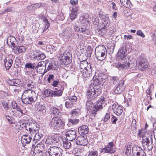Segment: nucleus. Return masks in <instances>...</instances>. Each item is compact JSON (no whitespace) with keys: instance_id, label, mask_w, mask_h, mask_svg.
<instances>
[{"instance_id":"obj_1","label":"nucleus","mask_w":156,"mask_h":156,"mask_svg":"<svg viewBox=\"0 0 156 156\" xmlns=\"http://www.w3.org/2000/svg\"><path fill=\"white\" fill-rule=\"evenodd\" d=\"M93 78V83L90 85L87 91L88 97L91 99L96 98L99 96L101 92V88L99 85H102L107 76L103 74H100L98 76Z\"/></svg>"},{"instance_id":"obj_2","label":"nucleus","mask_w":156,"mask_h":156,"mask_svg":"<svg viewBox=\"0 0 156 156\" xmlns=\"http://www.w3.org/2000/svg\"><path fill=\"white\" fill-rule=\"evenodd\" d=\"M126 50L123 47H121L118 50L117 54V59L122 61L123 64L118 63L116 66L119 69H131L134 68L137 65V61L135 59H132L129 62V57L126 55Z\"/></svg>"},{"instance_id":"obj_3","label":"nucleus","mask_w":156,"mask_h":156,"mask_svg":"<svg viewBox=\"0 0 156 156\" xmlns=\"http://www.w3.org/2000/svg\"><path fill=\"white\" fill-rule=\"evenodd\" d=\"M14 127L18 131L19 130L25 129L27 132L32 134L34 133L36 130L39 129V125L36 122H29L24 124L22 122H18L16 123Z\"/></svg>"},{"instance_id":"obj_4","label":"nucleus","mask_w":156,"mask_h":156,"mask_svg":"<svg viewBox=\"0 0 156 156\" xmlns=\"http://www.w3.org/2000/svg\"><path fill=\"white\" fill-rule=\"evenodd\" d=\"M80 70L83 77L89 79L92 77V68L90 63L85 60L81 61L80 65Z\"/></svg>"},{"instance_id":"obj_5","label":"nucleus","mask_w":156,"mask_h":156,"mask_svg":"<svg viewBox=\"0 0 156 156\" xmlns=\"http://www.w3.org/2000/svg\"><path fill=\"white\" fill-rule=\"evenodd\" d=\"M106 49L104 47L100 46L97 47L95 52L96 58L100 61L104 60L106 56Z\"/></svg>"},{"instance_id":"obj_6","label":"nucleus","mask_w":156,"mask_h":156,"mask_svg":"<svg viewBox=\"0 0 156 156\" xmlns=\"http://www.w3.org/2000/svg\"><path fill=\"white\" fill-rule=\"evenodd\" d=\"M107 98L104 96L101 97L99 100L97 101L96 104L94 105V111H93L92 113V115L95 117V115L96 114V112L99 110L102 109L103 107H104L105 105L106 101H107Z\"/></svg>"},{"instance_id":"obj_7","label":"nucleus","mask_w":156,"mask_h":156,"mask_svg":"<svg viewBox=\"0 0 156 156\" xmlns=\"http://www.w3.org/2000/svg\"><path fill=\"white\" fill-rule=\"evenodd\" d=\"M50 125L53 128L58 130L63 128L65 124L60 118L54 117L51 122Z\"/></svg>"},{"instance_id":"obj_8","label":"nucleus","mask_w":156,"mask_h":156,"mask_svg":"<svg viewBox=\"0 0 156 156\" xmlns=\"http://www.w3.org/2000/svg\"><path fill=\"white\" fill-rule=\"evenodd\" d=\"M47 151L49 156H62L63 150L59 147L50 146Z\"/></svg>"},{"instance_id":"obj_9","label":"nucleus","mask_w":156,"mask_h":156,"mask_svg":"<svg viewBox=\"0 0 156 156\" xmlns=\"http://www.w3.org/2000/svg\"><path fill=\"white\" fill-rule=\"evenodd\" d=\"M38 130H36L34 133L30 134V132H26L27 133V134L23 135L21 139V142L23 144V146H25L27 144H29L31 141L33 135L36 133V132Z\"/></svg>"},{"instance_id":"obj_10","label":"nucleus","mask_w":156,"mask_h":156,"mask_svg":"<svg viewBox=\"0 0 156 156\" xmlns=\"http://www.w3.org/2000/svg\"><path fill=\"white\" fill-rule=\"evenodd\" d=\"M115 148V145L113 142H111L108 144L107 146L102 149V152L105 153L113 154L116 151Z\"/></svg>"},{"instance_id":"obj_11","label":"nucleus","mask_w":156,"mask_h":156,"mask_svg":"<svg viewBox=\"0 0 156 156\" xmlns=\"http://www.w3.org/2000/svg\"><path fill=\"white\" fill-rule=\"evenodd\" d=\"M87 98L89 99L90 100H87L86 103V105L87 107V109H90L91 111V113L90 115V119L89 120V121H90L91 120H94V116L92 115V113H93V111H94V105H93V102L91 101V100H94V99H91L90 98H89L88 96L87 95Z\"/></svg>"},{"instance_id":"obj_12","label":"nucleus","mask_w":156,"mask_h":156,"mask_svg":"<svg viewBox=\"0 0 156 156\" xmlns=\"http://www.w3.org/2000/svg\"><path fill=\"white\" fill-rule=\"evenodd\" d=\"M33 59L35 60H43L46 57L45 54L39 49L33 51Z\"/></svg>"},{"instance_id":"obj_13","label":"nucleus","mask_w":156,"mask_h":156,"mask_svg":"<svg viewBox=\"0 0 156 156\" xmlns=\"http://www.w3.org/2000/svg\"><path fill=\"white\" fill-rule=\"evenodd\" d=\"M35 69L40 73H46V63L44 61H41L38 63L36 66Z\"/></svg>"},{"instance_id":"obj_14","label":"nucleus","mask_w":156,"mask_h":156,"mask_svg":"<svg viewBox=\"0 0 156 156\" xmlns=\"http://www.w3.org/2000/svg\"><path fill=\"white\" fill-rule=\"evenodd\" d=\"M76 144L80 145L85 146L88 144L86 136H79L76 140Z\"/></svg>"},{"instance_id":"obj_15","label":"nucleus","mask_w":156,"mask_h":156,"mask_svg":"<svg viewBox=\"0 0 156 156\" xmlns=\"http://www.w3.org/2000/svg\"><path fill=\"white\" fill-rule=\"evenodd\" d=\"M69 55H70L69 53H68V55L65 54L60 55L59 58H60L61 62L62 64L66 65L70 63L71 60Z\"/></svg>"},{"instance_id":"obj_16","label":"nucleus","mask_w":156,"mask_h":156,"mask_svg":"<svg viewBox=\"0 0 156 156\" xmlns=\"http://www.w3.org/2000/svg\"><path fill=\"white\" fill-rule=\"evenodd\" d=\"M139 65H138L139 69L141 70H143L147 67L148 63L146 59L140 57L139 58Z\"/></svg>"},{"instance_id":"obj_17","label":"nucleus","mask_w":156,"mask_h":156,"mask_svg":"<svg viewBox=\"0 0 156 156\" xmlns=\"http://www.w3.org/2000/svg\"><path fill=\"white\" fill-rule=\"evenodd\" d=\"M74 30L76 32L82 33L86 35H89L90 34L89 30L84 27L75 25L74 27Z\"/></svg>"},{"instance_id":"obj_18","label":"nucleus","mask_w":156,"mask_h":156,"mask_svg":"<svg viewBox=\"0 0 156 156\" xmlns=\"http://www.w3.org/2000/svg\"><path fill=\"white\" fill-rule=\"evenodd\" d=\"M124 81L122 80L119 82L118 85L114 90V92L115 94H119L122 93L125 89V87L124 86Z\"/></svg>"},{"instance_id":"obj_19","label":"nucleus","mask_w":156,"mask_h":156,"mask_svg":"<svg viewBox=\"0 0 156 156\" xmlns=\"http://www.w3.org/2000/svg\"><path fill=\"white\" fill-rule=\"evenodd\" d=\"M24 92L30 98L32 99L33 101H37L38 94L36 93L34 91L29 89L27 90H25Z\"/></svg>"},{"instance_id":"obj_20","label":"nucleus","mask_w":156,"mask_h":156,"mask_svg":"<svg viewBox=\"0 0 156 156\" xmlns=\"http://www.w3.org/2000/svg\"><path fill=\"white\" fill-rule=\"evenodd\" d=\"M22 101L25 104H30L35 102L24 92L22 95Z\"/></svg>"},{"instance_id":"obj_21","label":"nucleus","mask_w":156,"mask_h":156,"mask_svg":"<svg viewBox=\"0 0 156 156\" xmlns=\"http://www.w3.org/2000/svg\"><path fill=\"white\" fill-rule=\"evenodd\" d=\"M76 132L75 130H70L66 132V136L69 141H73L76 137Z\"/></svg>"},{"instance_id":"obj_22","label":"nucleus","mask_w":156,"mask_h":156,"mask_svg":"<svg viewBox=\"0 0 156 156\" xmlns=\"http://www.w3.org/2000/svg\"><path fill=\"white\" fill-rule=\"evenodd\" d=\"M112 108L113 111L117 115H119L123 112V109L122 106L118 105V104H114L112 106Z\"/></svg>"},{"instance_id":"obj_23","label":"nucleus","mask_w":156,"mask_h":156,"mask_svg":"<svg viewBox=\"0 0 156 156\" xmlns=\"http://www.w3.org/2000/svg\"><path fill=\"white\" fill-rule=\"evenodd\" d=\"M37 111L41 112L43 114L45 112V107L44 105L41 104L39 102H36L34 105Z\"/></svg>"},{"instance_id":"obj_24","label":"nucleus","mask_w":156,"mask_h":156,"mask_svg":"<svg viewBox=\"0 0 156 156\" xmlns=\"http://www.w3.org/2000/svg\"><path fill=\"white\" fill-rule=\"evenodd\" d=\"M78 8L76 6L73 7L71 12L70 14V18L71 20H74L77 16Z\"/></svg>"},{"instance_id":"obj_25","label":"nucleus","mask_w":156,"mask_h":156,"mask_svg":"<svg viewBox=\"0 0 156 156\" xmlns=\"http://www.w3.org/2000/svg\"><path fill=\"white\" fill-rule=\"evenodd\" d=\"M78 131L81 134H86L88 133V127L86 125H82L78 128Z\"/></svg>"},{"instance_id":"obj_26","label":"nucleus","mask_w":156,"mask_h":156,"mask_svg":"<svg viewBox=\"0 0 156 156\" xmlns=\"http://www.w3.org/2000/svg\"><path fill=\"white\" fill-rule=\"evenodd\" d=\"M58 68V66L56 63L55 61H52L49 63L45 72L50 69L56 70Z\"/></svg>"},{"instance_id":"obj_27","label":"nucleus","mask_w":156,"mask_h":156,"mask_svg":"<svg viewBox=\"0 0 156 156\" xmlns=\"http://www.w3.org/2000/svg\"><path fill=\"white\" fill-rule=\"evenodd\" d=\"M62 34L64 39H69L71 35V31L68 29H65L63 30Z\"/></svg>"},{"instance_id":"obj_28","label":"nucleus","mask_w":156,"mask_h":156,"mask_svg":"<svg viewBox=\"0 0 156 156\" xmlns=\"http://www.w3.org/2000/svg\"><path fill=\"white\" fill-rule=\"evenodd\" d=\"M120 3L124 7L130 9L132 6V5L130 0H120Z\"/></svg>"},{"instance_id":"obj_29","label":"nucleus","mask_w":156,"mask_h":156,"mask_svg":"<svg viewBox=\"0 0 156 156\" xmlns=\"http://www.w3.org/2000/svg\"><path fill=\"white\" fill-rule=\"evenodd\" d=\"M5 68L6 70L9 69L11 67L13 63V61L12 59H5L4 61Z\"/></svg>"},{"instance_id":"obj_30","label":"nucleus","mask_w":156,"mask_h":156,"mask_svg":"<svg viewBox=\"0 0 156 156\" xmlns=\"http://www.w3.org/2000/svg\"><path fill=\"white\" fill-rule=\"evenodd\" d=\"M34 149L39 151L40 152H42L45 149L44 145L42 143L40 142L36 145Z\"/></svg>"},{"instance_id":"obj_31","label":"nucleus","mask_w":156,"mask_h":156,"mask_svg":"<svg viewBox=\"0 0 156 156\" xmlns=\"http://www.w3.org/2000/svg\"><path fill=\"white\" fill-rule=\"evenodd\" d=\"M16 40V38L13 36H9L8 37L7 39V43L9 45H10L13 46L15 45V42Z\"/></svg>"},{"instance_id":"obj_32","label":"nucleus","mask_w":156,"mask_h":156,"mask_svg":"<svg viewBox=\"0 0 156 156\" xmlns=\"http://www.w3.org/2000/svg\"><path fill=\"white\" fill-rule=\"evenodd\" d=\"M69 141L65 138L62 139L63 146L66 149H69L71 147V143Z\"/></svg>"},{"instance_id":"obj_33","label":"nucleus","mask_w":156,"mask_h":156,"mask_svg":"<svg viewBox=\"0 0 156 156\" xmlns=\"http://www.w3.org/2000/svg\"><path fill=\"white\" fill-rule=\"evenodd\" d=\"M70 114L72 117H77L80 114V111L78 108L73 109L71 111Z\"/></svg>"},{"instance_id":"obj_34","label":"nucleus","mask_w":156,"mask_h":156,"mask_svg":"<svg viewBox=\"0 0 156 156\" xmlns=\"http://www.w3.org/2000/svg\"><path fill=\"white\" fill-rule=\"evenodd\" d=\"M100 17H101L104 21L103 24L104 25H107L108 24V23H110L109 21V19L107 15H104L102 14H99Z\"/></svg>"},{"instance_id":"obj_35","label":"nucleus","mask_w":156,"mask_h":156,"mask_svg":"<svg viewBox=\"0 0 156 156\" xmlns=\"http://www.w3.org/2000/svg\"><path fill=\"white\" fill-rule=\"evenodd\" d=\"M151 141H152V138L151 137L148 138H146L144 139H143L142 141L143 146L144 147L145 146H146L151 143Z\"/></svg>"},{"instance_id":"obj_36","label":"nucleus","mask_w":156,"mask_h":156,"mask_svg":"<svg viewBox=\"0 0 156 156\" xmlns=\"http://www.w3.org/2000/svg\"><path fill=\"white\" fill-rule=\"evenodd\" d=\"M92 21L93 24L94 25H98L99 23V20L98 17L95 15L93 14L92 15L90 18Z\"/></svg>"},{"instance_id":"obj_37","label":"nucleus","mask_w":156,"mask_h":156,"mask_svg":"<svg viewBox=\"0 0 156 156\" xmlns=\"http://www.w3.org/2000/svg\"><path fill=\"white\" fill-rule=\"evenodd\" d=\"M106 28V26H105L104 27L99 29L97 33L100 36H103L106 34L107 32V29Z\"/></svg>"},{"instance_id":"obj_38","label":"nucleus","mask_w":156,"mask_h":156,"mask_svg":"<svg viewBox=\"0 0 156 156\" xmlns=\"http://www.w3.org/2000/svg\"><path fill=\"white\" fill-rule=\"evenodd\" d=\"M44 94L46 97H53V90L49 89H46L44 91Z\"/></svg>"},{"instance_id":"obj_39","label":"nucleus","mask_w":156,"mask_h":156,"mask_svg":"<svg viewBox=\"0 0 156 156\" xmlns=\"http://www.w3.org/2000/svg\"><path fill=\"white\" fill-rule=\"evenodd\" d=\"M142 149L139 146L134 145L132 147V152L133 154H136L137 152H138Z\"/></svg>"},{"instance_id":"obj_40","label":"nucleus","mask_w":156,"mask_h":156,"mask_svg":"<svg viewBox=\"0 0 156 156\" xmlns=\"http://www.w3.org/2000/svg\"><path fill=\"white\" fill-rule=\"evenodd\" d=\"M25 68L30 69L33 70L35 69V63H26L25 65Z\"/></svg>"},{"instance_id":"obj_41","label":"nucleus","mask_w":156,"mask_h":156,"mask_svg":"<svg viewBox=\"0 0 156 156\" xmlns=\"http://www.w3.org/2000/svg\"><path fill=\"white\" fill-rule=\"evenodd\" d=\"M63 89L57 91H53V97H59L61 96L63 93Z\"/></svg>"},{"instance_id":"obj_42","label":"nucleus","mask_w":156,"mask_h":156,"mask_svg":"<svg viewBox=\"0 0 156 156\" xmlns=\"http://www.w3.org/2000/svg\"><path fill=\"white\" fill-rule=\"evenodd\" d=\"M51 114H52L55 115H58L59 112V110L55 107H51L50 108L49 111Z\"/></svg>"},{"instance_id":"obj_43","label":"nucleus","mask_w":156,"mask_h":156,"mask_svg":"<svg viewBox=\"0 0 156 156\" xmlns=\"http://www.w3.org/2000/svg\"><path fill=\"white\" fill-rule=\"evenodd\" d=\"M26 85L28 87L32 88L34 87V83L32 80L27 79L26 80Z\"/></svg>"},{"instance_id":"obj_44","label":"nucleus","mask_w":156,"mask_h":156,"mask_svg":"<svg viewBox=\"0 0 156 156\" xmlns=\"http://www.w3.org/2000/svg\"><path fill=\"white\" fill-rule=\"evenodd\" d=\"M39 130L37 131L36 133L34 134H35L34 136V141H35V140H40L42 137V135L41 133H37V132H38Z\"/></svg>"},{"instance_id":"obj_45","label":"nucleus","mask_w":156,"mask_h":156,"mask_svg":"<svg viewBox=\"0 0 156 156\" xmlns=\"http://www.w3.org/2000/svg\"><path fill=\"white\" fill-rule=\"evenodd\" d=\"M16 50V52L14 51L15 53H17V52L20 53L25 51L26 49L24 46H19V47H17Z\"/></svg>"},{"instance_id":"obj_46","label":"nucleus","mask_w":156,"mask_h":156,"mask_svg":"<svg viewBox=\"0 0 156 156\" xmlns=\"http://www.w3.org/2000/svg\"><path fill=\"white\" fill-rule=\"evenodd\" d=\"M7 83L11 86H18L19 85L17 83H16V81L14 80H7Z\"/></svg>"},{"instance_id":"obj_47","label":"nucleus","mask_w":156,"mask_h":156,"mask_svg":"<svg viewBox=\"0 0 156 156\" xmlns=\"http://www.w3.org/2000/svg\"><path fill=\"white\" fill-rule=\"evenodd\" d=\"M68 121L69 123H71L73 125H75L77 124L79 122V120L78 119H69Z\"/></svg>"},{"instance_id":"obj_48","label":"nucleus","mask_w":156,"mask_h":156,"mask_svg":"<svg viewBox=\"0 0 156 156\" xmlns=\"http://www.w3.org/2000/svg\"><path fill=\"white\" fill-rule=\"evenodd\" d=\"M55 79L54 76L53 74L49 75L47 79V81L49 83H51Z\"/></svg>"},{"instance_id":"obj_49","label":"nucleus","mask_w":156,"mask_h":156,"mask_svg":"<svg viewBox=\"0 0 156 156\" xmlns=\"http://www.w3.org/2000/svg\"><path fill=\"white\" fill-rule=\"evenodd\" d=\"M66 107L68 108H72L73 107V103L70 101H67L65 103Z\"/></svg>"},{"instance_id":"obj_50","label":"nucleus","mask_w":156,"mask_h":156,"mask_svg":"<svg viewBox=\"0 0 156 156\" xmlns=\"http://www.w3.org/2000/svg\"><path fill=\"white\" fill-rule=\"evenodd\" d=\"M44 25L45 27L43 30V32L46 31L50 26V24L48 23L47 19H44Z\"/></svg>"},{"instance_id":"obj_51","label":"nucleus","mask_w":156,"mask_h":156,"mask_svg":"<svg viewBox=\"0 0 156 156\" xmlns=\"http://www.w3.org/2000/svg\"><path fill=\"white\" fill-rule=\"evenodd\" d=\"M82 20L81 21V22L84 24L87 25L90 24V21L89 20L88 18L87 17H85V16H83L82 17Z\"/></svg>"},{"instance_id":"obj_52","label":"nucleus","mask_w":156,"mask_h":156,"mask_svg":"<svg viewBox=\"0 0 156 156\" xmlns=\"http://www.w3.org/2000/svg\"><path fill=\"white\" fill-rule=\"evenodd\" d=\"M136 154V156H146L145 153L142 149H141L140 151L137 152Z\"/></svg>"},{"instance_id":"obj_53","label":"nucleus","mask_w":156,"mask_h":156,"mask_svg":"<svg viewBox=\"0 0 156 156\" xmlns=\"http://www.w3.org/2000/svg\"><path fill=\"white\" fill-rule=\"evenodd\" d=\"M59 83L60 82L58 79H55L51 83V85L54 87H57Z\"/></svg>"},{"instance_id":"obj_54","label":"nucleus","mask_w":156,"mask_h":156,"mask_svg":"<svg viewBox=\"0 0 156 156\" xmlns=\"http://www.w3.org/2000/svg\"><path fill=\"white\" fill-rule=\"evenodd\" d=\"M136 121L135 119L132 120V122L131 123V127L132 129L133 130H134L136 128Z\"/></svg>"},{"instance_id":"obj_55","label":"nucleus","mask_w":156,"mask_h":156,"mask_svg":"<svg viewBox=\"0 0 156 156\" xmlns=\"http://www.w3.org/2000/svg\"><path fill=\"white\" fill-rule=\"evenodd\" d=\"M132 146V144L131 143H129L127 145L126 147V152L130 154L131 152V148Z\"/></svg>"},{"instance_id":"obj_56","label":"nucleus","mask_w":156,"mask_h":156,"mask_svg":"<svg viewBox=\"0 0 156 156\" xmlns=\"http://www.w3.org/2000/svg\"><path fill=\"white\" fill-rule=\"evenodd\" d=\"M14 109H16L17 111H19V112H20V113H19V115H20V114L21 115H23V111L21 109L19 105H17L16 107Z\"/></svg>"},{"instance_id":"obj_57","label":"nucleus","mask_w":156,"mask_h":156,"mask_svg":"<svg viewBox=\"0 0 156 156\" xmlns=\"http://www.w3.org/2000/svg\"><path fill=\"white\" fill-rule=\"evenodd\" d=\"M69 101L71 102H75L76 101L77 98L76 96H72L69 97Z\"/></svg>"},{"instance_id":"obj_58","label":"nucleus","mask_w":156,"mask_h":156,"mask_svg":"<svg viewBox=\"0 0 156 156\" xmlns=\"http://www.w3.org/2000/svg\"><path fill=\"white\" fill-rule=\"evenodd\" d=\"M110 114L109 113H107L105 115L103 120L104 121L106 122H107L110 118Z\"/></svg>"},{"instance_id":"obj_59","label":"nucleus","mask_w":156,"mask_h":156,"mask_svg":"<svg viewBox=\"0 0 156 156\" xmlns=\"http://www.w3.org/2000/svg\"><path fill=\"white\" fill-rule=\"evenodd\" d=\"M111 120L112 124H116V122L118 119L116 117L112 115V116L111 119Z\"/></svg>"},{"instance_id":"obj_60","label":"nucleus","mask_w":156,"mask_h":156,"mask_svg":"<svg viewBox=\"0 0 156 156\" xmlns=\"http://www.w3.org/2000/svg\"><path fill=\"white\" fill-rule=\"evenodd\" d=\"M98 155L97 152L93 151L90 152L88 154V156H97Z\"/></svg>"},{"instance_id":"obj_61","label":"nucleus","mask_w":156,"mask_h":156,"mask_svg":"<svg viewBox=\"0 0 156 156\" xmlns=\"http://www.w3.org/2000/svg\"><path fill=\"white\" fill-rule=\"evenodd\" d=\"M136 34L137 35L142 37L143 38L145 36L144 34L140 30H138L137 31Z\"/></svg>"},{"instance_id":"obj_62","label":"nucleus","mask_w":156,"mask_h":156,"mask_svg":"<svg viewBox=\"0 0 156 156\" xmlns=\"http://www.w3.org/2000/svg\"><path fill=\"white\" fill-rule=\"evenodd\" d=\"M153 87L151 86L148 87V89L146 91V92L148 95H151V94L153 90Z\"/></svg>"},{"instance_id":"obj_63","label":"nucleus","mask_w":156,"mask_h":156,"mask_svg":"<svg viewBox=\"0 0 156 156\" xmlns=\"http://www.w3.org/2000/svg\"><path fill=\"white\" fill-rule=\"evenodd\" d=\"M78 2V0H76V1H75L74 0H71L70 1V4L73 5H77Z\"/></svg>"},{"instance_id":"obj_64","label":"nucleus","mask_w":156,"mask_h":156,"mask_svg":"<svg viewBox=\"0 0 156 156\" xmlns=\"http://www.w3.org/2000/svg\"><path fill=\"white\" fill-rule=\"evenodd\" d=\"M152 141H151V143L149 144L148 145H146L147 149L149 151H150L153 148V146L152 145Z\"/></svg>"}]
</instances>
